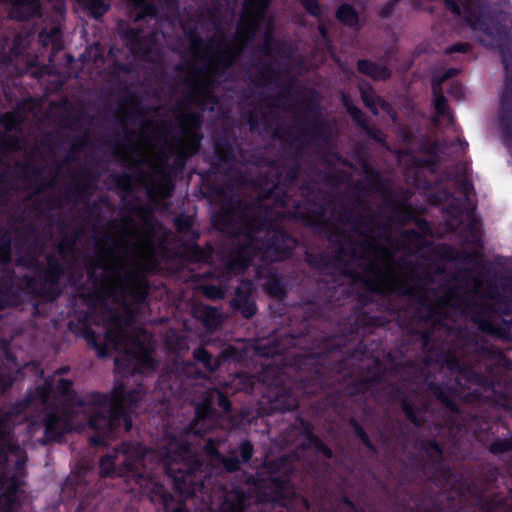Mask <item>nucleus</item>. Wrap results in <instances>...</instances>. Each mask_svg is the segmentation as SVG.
<instances>
[{
	"label": "nucleus",
	"mask_w": 512,
	"mask_h": 512,
	"mask_svg": "<svg viewBox=\"0 0 512 512\" xmlns=\"http://www.w3.org/2000/svg\"><path fill=\"white\" fill-rule=\"evenodd\" d=\"M314 222L324 223L328 239L334 246L332 266L355 285L363 284L373 291H397L403 294H422L441 314L457 318L467 314H482L493 293L483 291L484 282L471 276L465 290L447 289L429 295V275L423 276L413 259L420 243L415 230H407L394 245V236L388 226H379L374 213L360 206L354 212H333L326 218L321 208L315 212Z\"/></svg>",
	"instance_id": "obj_1"
},
{
	"label": "nucleus",
	"mask_w": 512,
	"mask_h": 512,
	"mask_svg": "<svg viewBox=\"0 0 512 512\" xmlns=\"http://www.w3.org/2000/svg\"><path fill=\"white\" fill-rule=\"evenodd\" d=\"M135 212L141 223L129 215L110 222L105 239L96 243L95 259L87 269L100 299L117 305L102 318L106 342L98 345L93 336L91 343L100 357L107 355L108 348L117 350L121 354L115 359L118 368L127 360L142 371L153 369L151 336L133 325L135 314L130 305L145 299L144 272L153 270L157 262L151 215L143 206Z\"/></svg>",
	"instance_id": "obj_2"
},
{
	"label": "nucleus",
	"mask_w": 512,
	"mask_h": 512,
	"mask_svg": "<svg viewBox=\"0 0 512 512\" xmlns=\"http://www.w3.org/2000/svg\"><path fill=\"white\" fill-rule=\"evenodd\" d=\"M297 169L290 168L285 172L277 171L275 179L265 183L264 190L269 195H262L252 205L243 207H223L216 218L218 229L237 238L235 248L226 262L228 273H241L255 259L263 262L281 260L294 249L296 242L284 233L277 222L289 214L288 199H276L278 185L294 182Z\"/></svg>",
	"instance_id": "obj_3"
},
{
	"label": "nucleus",
	"mask_w": 512,
	"mask_h": 512,
	"mask_svg": "<svg viewBox=\"0 0 512 512\" xmlns=\"http://www.w3.org/2000/svg\"><path fill=\"white\" fill-rule=\"evenodd\" d=\"M201 118L181 104L171 112L169 121H141L137 133H129L118 152L130 166L144 165L148 173L141 174L142 182L152 199L171 195L173 185L168 172V160L176 154V164L198 152L202 136L199 133Z\"/></svg>",
	"instance_id": "obj_4"
},
{
	"label": "nucleus",
	"mask_w": 512,
	"mask_h": 512,
	"mask_svg": "<svg viewBox=\"0 0 512 512\" xmlns=\"http://www.w3.org/2000/svg\"><path fill=\"white\" fill-rule=\"evenodd\" d=\"M71 382L60 379L57 390L61 406L56 405L48 411L43 419L44 437L47 441H55L64 433L76 428L73 416L83 414L90 427L104 436H109L114 429L125 425V430L132 427L130 414L136 412L142 401L144 390L141 385L126 392L125 385L116 383L110 396L89 394L78 398L71 389Z\"/></svg>",
	"instance_id": "obj_5"
},
{
	"label": "nucleus",
	"mask_w": 512,
	"mask_h": 512,
	"mask_svg": "<svg viewBox=\"0 0 512 512\" xmlns=\"http://www.w3.org/2000/svg\"><path fill=\"white\" fill-rule=\"evenodd\" d=\"M154 460L164 463L167 473L175 480V488L182 493H188L184 486L191 482V474L201 467V462L192 457L187 443L171 441L165 452L160 454L145 450L137 443H123L120 448L115 449L114 455L101 458L100 470L102 475L108 476L116 466H123L149 493L151 501L161 504L166 512H188L183 503L175 504L173 496L165 491L162 484L150 478L148 473L140 472L141 468L151 469Z\"/></svg>",
	"instance_id": "obj_6"
},
{
	"label": "nucleus",
	"mask_w": 512,
	"mask_h": 512,
	"mask_svg": "<svg viewBox=\"0 0 512 512\" xmlns=\"http://www.w3.org/2000/svg\"><path fill=\"white\" fill-rule=\"evenodd\" d=\"M270 0H244L243 12L232 39L216 37L203 43L193 33L187 36L188 48L182 53L184 67H228L250 41Z\"/></svg>",
	"instance_id": "obj_7"
},
{
	"label": "nucleus",
	"mask_w": 512,
	"mask_h": 512,
	"mask_svg": "<svg viewBox=\"0 0 512 512\" xmlns=\"http://www.w3.org/2000/svg\"><path fill=\"white\" fill-rule=\"evenodd\" d=\"M124 37L134 55L145 58L151 62L157 61L160 58L161 48L159 38H163L164 35H159V33L156 32L147 39L141 35L139 30L131 28L124 33Z\"/></svg>",
	"instance_id": "obj_8"
},
{
	"label": "nucleus",
	"mask_w": 512,
	"mask_h": 512,
	"mask_svg": "<svg viewBox=\"0 0 512 512\" xmlns=\"http://www.w3.org/2000/svg\"><path fill=\"white\" fill-rule=\"evenodd\" d=\"M280 103L281 99L273 101L272 104L271 101L267 99L260 104L259 109L255 108L251 111L249 114L250 129L252 131H260L262 128L268 132L276 119Z\"/></svg>",
	"instance_id": "obj_9"
},
{
	"label": "nucleus",
	"mask_w": 512,
	"mask_h": 512,
	"mask_svg": "<svg viewBox=\"0 0 512 512\" xmlns=\"http://www.w3.org/2000/svg\"><path fill=\"white\" fill-rule=\"evenodd\" d=\"M85 6L89 7L95 15L103 14L108 5L107 0H80ZM137 7L141 8V11L135 17V21H138L147 16H154L156 14L155 5L146 4L147 0H131ZM159 4L173 5L175 0H155Z\"/></svg>",
	"instance_id": "obj_10"
},
{
	"label": "nucleus",
	"mask_w": 512,
	"mask_h": 512,
	"mask_svg": "<svg viewBox=\"0 0 512 512\" xmlns=\"http://www.w3.org/2000/svg\"><path fill=\"white\" fill-rule=\"evenodd\" d=\"M195 419L190 425V431L195 435L205 434L216 425V415L210 403L198 404L195 408Z\"/></svg>",
	"instance_id": "obj_11"
},
{
	"label": "nucleus",
	"mask_w": 512,
	"mask_h": 512,
	"mask_svg": "<svg viewBox=\"0 0 512 512\" xmlns=\"http://www.w3.org/2000/svg\"><path fill=\"white\" fill-rule=\"evenodd\" d=\"M251 294L252 283L244 281L236 289L235 298L233 299L234 306L241 310V313L246 318H250L256 313V306Z\"/></svg>",
	"instance_id": "obj_12"
},
{
	"label": "nucleus",
	"mask_w": 512,
	"mask_h": 512,
	"mask_svg": "<svg viewBox=\"0 0 512 512\" xmlns=\"http://www.w3.org/2000/svg\"><path fill=\"white\" fill-rule=\"evenodd\" d=\"M233 352L234 349L228 347L223 350L219 357L213 358L206 349L199 347L193 351V358L202 363L209 372H214L220 367L222 360L228 359Z\"/></svg>",
	"instance_id": "obj_13"
},
{
	"label": "nucleus",
	"mask_w": 512,
	"mask_h": 512,
	"mask_svg": "<svg viewBox=\"0 0 512 512\" xmlns=\"http://www.w3.org/2000/svg\"><path fill=\"white\" fill-rule=\"evenodd\" d=\"M247 506V496L240 489L226 492L218 512H244Z\"/></svg>",
	"instance_id": "obj_14"
},
{
	"label": "nucleus",
	"mask_w": 512,
	"mask_h": 512,
	"mask_svg": "<svg viewBox=\"0 0 512 512\" xmlns=\"http://www.w3.org/2000/svg\"><path fill=\"white\" fill-rule=\"evenodd\" d=\"M40 0H17L10 9V17L15 20H25L39 14Z\"/></svg>",
	"instance_id": "obj_15"
},
{
	"label": "nucleus",
	"mask_w": 512,
	"mask_h": 512,
	"mask_svg": "<svg viewBox=\"0 0 512 512\" xmlns=\"http://www.w3.org/2000/svg\"><path fill=\"white\" fill-rule=\"evenodd\" d=\"M32 107L31 102H25L18 106L13 112L5 113L0 118V123L7 131L15 129L21 122L28 119L27 111Z\"/></svg>",
	"instance_id": "obj_16"
},
{
	"label": "nucleus",
	"mask_w": 512,
	"mask_h": 512,
	"mask_svg": "<svg viewBox=\"0 0 512 512\" xmlns=\"http://www.w3.org/2000/svg\"><path fill=\"white\" fill-rule=\"evenodd\" d=\"M361 97L366 107L369 108L374 114H378L379 109H381L394 119V114L392 113L390 104L377 96L374 91L361 88Z\"/></svg>",
	"instance_id": "obj_17"
},
{
	"label": "nucleus",
	"mask_w": 512,
	"mask_h": 512,
	"mask_svg": "<svg viewBox=\"0 0 512 512\" xmlns=\"http://www.w3.org/2000/svg\"><path fill=\"white\" fill-rule=\"evenodd\" d=\"M358 70L373 80H386L391 76V71L386 66L368 60H359Z\"/></svg>",
	"instance_id": "obj_18"
},
{
	"label": "nucleus",
	"mask_w": 512,
	"mask_h": 512,
	"mask_svg": "<svg viewBox=\"0 0 512 512\" xmlns=\"http://www.w3.org/2000/svg\"><path fill=\"white\" fill-rule=\"evenodd\" d=\"M430 389L434 396L444 403L451 411H456V406L452 401V397L456 393L455 389L449 388L448 390H444V388L437 385H431Z\"/></svg>",
	"instance_id": "obj_19"
},
{
	"label": "nucleus",
	"mask_w": 512,
	"mask_h": 512,
	"mask_svg": "<svg viewBox=\"0 0 512 512\" xmlns=\"http://www.w3.org/2000/svg\"><path fill=\"white\" fill-rule=\"evenodd\" d=\"M40 42L44 46L51 45L53 49H60L59 28L53 27L49 31H42L39 35Z\"/></svg>",
	"instance_id": "obj_20"
},
{
	"label": "nucleus",
	"mask_w": 512,
	"mask_h": 512,
	"mask_svg": "<svg viewBox=\"0 0 512 512\" xmlns=\"http://www.w3.org/2000/svg\"><path fill=\"white\" fill-rule=\"evenodd\" d=\"M337 17L344 24L349 26H356L358 23V16L354 8L350 5L344 4L337 11Z\"/></svg>",
	"instance_id": "obj_21"
},
{
	"label": "nucleus",
	"mask_w": 512,
	"mask_h": 512,
	"mask_svg": "<svg viewBox=\"0 0 512 512\" xmlns=\"http://www.w3.org/2000/svg\"><path fill=\"white\" fill-rule=\"evenodd\" d=\"M48 268L46 271L45 279L51 284H56L61 275L64 273V269L61 265L56 263L51 256H47Z\"/></svg>",
	"instance_id": "obj_22"
},
{
	"label": "nucleus",
	"mask_w": 512,
	"mask_h": 512,
	"mask_svg": "<svg viewBox=\"0 0 512 512\" xmlns=\"http://www.w3.org/2000/svg\"><path fill=\"white\" fill-rule=\"evenodd\" d=\"M222 320L221 313L216 308H207L204 316V324L209 330L216 329Z\"/></svg>",
	"instance_id": "obj_23"
},
{
	"label": "nucleus",
	"mask_w": 512,
	"mask_h": 512,
	"mask_svg": "<svg viewBox=\"0 0 512 512\" xmlns=\"http://www.w3.org/2000/svg\"><path fill=\"white\" fill-rule=\"evenodd\" d=\"M342 102H343L344 106L346 107L347 112L352 117V119L355 122H357L359 125L364 126V123H365L364 114L351 103V101L349 100V98L346 95L342 96Z\"/></svg>",
	"instance_id": "obj_24"
},
{
	"label": "nucleus",
	"mask_w": 512,
	"mask_h": 512,
	"mask_svg": "<svg viewBox=\"0 0 512 512\" xmlns=\"http://www.w3.org/2000/svg\"><path fill=\"white\" fill-rule=\"evenodd\" d=\"M434 107L438 115L445 116L448 115L451 118V115L447 113V101L441 92L438 91L437 87H434Z\"/></svg>",
	"instance_id": "obj_25"
},
{
	"label": "nucleus",
	"mask_w": 512,
	"mask_h": 512,
	"mask_svg": "<svg viewBox=\"0 0 512 512\" xmlns=\"http://www.w3.org/2000/svg\"><path fill=\"white\" fill-rule=\"evenodd\" d=\"M512 450V436L505 439H497L490 446V451L494 454H500Z\"/></svg>",
	"instance_id": "obj_26"
},
{
	"label": "nucleus",
	"mask_w": 512,
	"mask_h": 512,
	"mask_svg": "<svg viewBox=\"0 0 512 512\" xmlns=\"http://www.w3.org/2000/svg\"><path fill=\"white\" fill-rule=\"evenodd\" d=\"M11 244L6 235L0 238V262L5 265L10 261Z\"/></svg>",
	"instance_id": "obj_27"
},
{
	"label": "nucleus",
	"mask_w": 512,
	"mask_h": 512,
	"mask_svg": "<svg viewBox=\"0 0 512 512\" xmlns=\"http://www.w3.org/2000/svg\"><path fill=\"white\" fill-rule=\"evenodd\" d=\"M292 148L298 149L300 146L308 142L306 133L301 129L296 134H289L285 139Z\"/></svg>",
	"instance_id": "obj_28"
},
{
	"label": "nucleus",
	"mask_w": 512,
	"mask_h": 512,
	"mask_svg": "<svg viewBox=\"0 0 512 512\" xmlns=\"http://www.w3.org/2000/svg\"><path fill=\"white\" fill-rule=\"evenodd\" d=\"M218 460L223 464L228 472H235L240 469V461L237 457H223L218 455Z\"/></svg>",
	"instance_id": "obj_29"
},
{
	"label": "nucleus",
	"mask_w": 512,
	"mask_h": 512,
	"mask_svg": "<svg viewBox=\"0 0 512 512\" xmlns=\"http://www.w3.org/2000/svg\"><path fill=\"white\" fill-rule=\"evenodd\" d=\"M266 291L269 295L279 297L283 293L282 283L278 279H269L266 283Z\"/></svg>",
	"instance_id": "obj_30"
},
{
	"label": "nucleus",
	"mask_w": 512,
	"mask_h": 512,
	"mask_svg": "<svg viewBox=\"0 0 512 512\" xmlns=\"http://www.w3.org/2000/svg\"><path fill=\"white\" fill-rule=\"evenodd\" d=\"M203 294L209 299H222L224 298V291L215 285H207L202 288Z\"/></svg>",
	"instance_id": "obj_31"
},
{
	"label": "nucleus",
	"mask_w": 512,
	"mask_h": 512,
	"mask_svg": "<svg viewBox=\"0 0 512 512\" xmlns=\"http://www.w3.org/2000/svg\"><path fill=\"white\" fill-rule=\"evenodd\" d=\"M74 242L68 237H64L58 244V251L63 258H67L73 253Z\"/></svg>",
	"instance_id": "obj_32"
},
{
	"label": "nucleus",
	"mask_w": 512,
	"mask_h": 512,
	"mask_svg": "<svg viewBox=\"0 0 512 512\" xmlns=\"http://www.w3.org/2000/svg\"><path fill=\"white\" fill-rule=\"evenodd\" d=\"M241 458L243 463H247L253 455L254 449L249 441H244L239 446Z\"/></svg>",
	"instance_id": "obj_33"
},
{
	"label": "nucleus",
	"mask_w": 512,
	"mask_h": 512,
	"mask_svg": "<svg viewBox=\"0 0 512 512\" xmlns=\"http://www.w3.org/2000/svg\"><path fill=\"white\" fill-rule=\"evenodd\" d=\"M12 282L10 279H6L0 282V309H2L6 303L7 295L11 290Z\"/></svg>",
	"instance_id": "obj_34"
},
{
	"label": "nucleus",
	"mask_w": 512,
	"mask_h": 512,
	"mask_svg": "<svg viewBox=\"0 0 512 512\" xmlns=\"http://www.w3.org/2000/svg\"><path fill=\"white\" fill-rule=\"evenodd\" d=\"M305 9L313 16H318L320 13V8L318 6L317 0H299Z\"/></svg>",
	"instance_id": "obj_35"
},
{
	"label": "nucleus",
	"mask_w": 512,
	"mask_h": 512,
	"mask_svg": "<svg viewBox=\"0 0 512 512\" xmlns=\"http://www.w3.org/2000/svg\"><path fill=\"white\" fill-rule=\"evenodd\" d=\"M50 390L51 385L48 383H45L44 386L37 388L36 397L40 400L41 403H46L48 401Z\"/></svg>",
	"instance_id": "obj_36"
},
{
	"label": "nucleus",
	"mask_w": 512,
	"mask_h": 512,
	"mask_svg": "<svg viewBox=\"0 0 512 512\" xmlns=\"http://www.w3.org/2000/svg\"><path fill=\"white\" fill-rule=\"evenodd\" d=\"M402 409L405 412L407 418L411 420V422H413L417 426L420 425V421L415 416L412 406L407 401H403Z\"/></svg>",
	"instance_id": "obj_37"
},
{
	"label": "nucleus",
	"mask_w": 512,
	"mask_h": 512,
	"mask_svg": "<svg viewBox=\"0 0 512 512\" xmlns=\"http://www.w3.org/2000/svg\"><path fill=\"white\" fill-rule=\"evenodd\" d=\"M216 395H217V398H218V405L219 407H221L224 411H229L230 409V402L229 400L224 396L223 393L217 391L216 392Z\"/></svg>",
	"instance_id": "obj_38"
},
{
	"label": "nucleus",
	"mask_w": 512,
	"mask_h": 512,
	"mask_svg": "<svg viewBox=\"0 0 512 512\" xmlns=\"http://www.w3.org/2000/svg\"><path fill=\"white\" fill-rule=\"evenodd\" d=\"M205 450L207 451L208 454H210L211 456L215 457L218 460V455H220V454L216 450L213 440L209 439L207 441V443L205 445Z\"/></svg>",
	"instance_id": "obj_39"
},
{
	"label": "nucleus",
	"mask_w": 512,
	"mask_h": 512,
	"mask_svg": "<svg viewBox=\"0 0 512 512\" xmlns=\"http://www.w3.org/2000/svg\"><path fill=\"white\" fill-rule=\"evenodd\" d=\"M468 49V45L464 43H457L453 46L449 47L447 52L449 53H455V52H465Z\"/></svg>",
	"instance_id": "obj_40"
},
{
	"label": "nucleus",
	"mask_w": 512,
	"mask_h": 512,
	"mask_svg": "<svg viewBox=\"0 0 512 512\" xmlns=\"http://www.w3.org/2000/svg\"><path fill=\"white\" fill-rule=\"evenodd\" d=\"M428 453L430 454L431 457L437 458L441 455L442 452H441L440 447L436 443L433 442V443H430V445H429Z\"/></svg>",
	"instance_id": "obj_41"
},
{
	"label": "nucleus",
	"mask_w": 512,
	"mask_h": 512,
	"mask_svg": "<svg viewBox=\"0 0 512 512\" xmlns=\"http://www.w3.org/2000/svg\"><path fill=\"white\" fill-rule=\"evenodd\" d=\"M193 253H194L193 258L195 261H205L206 260V253L201 251L199 247H195L193 249Z\"/></svg>",
	"instance_id": "obj_42"
},
{
	"label": "nucleus",
	"mask_w": 512,
	"mask_h": 512,
	"mask_svg": "<svg viewBox=\"0 0 512 512\" xmlns=\"http://www.w3.org/2000/svg\"><path fill=\"white\" fill-rule=\"evenodd\" d=\"M445 4H446L447 8H449L454 14H456V15L460 14V8L455 1L446 0Z\"/></svg>",
	"instance_id": "obj_43"
},
{
	"label": "nucleus",
	"mask_w": 512,
	"mask_h": 512,
	"mask_svg": "<svg viewBox=\"0 0 512 512\" xmlns=\"http://www.w3.org/2000/svg\"><path fill=\"white\" fill-rule=\"evenodd\" d=\"M316 447L318 451L323 453L326 457L331 456V450L318 440L316 441Z\"/></svg>",
	"instance_id": "obj_44"
},
{
	"label": "nucleus",
	"mask_w": 512,
	"mask_h": 512,
	"mask_svg": "<svg viewBox=\"0 0 512 512\" xmlns=\"http://www.w3.org/2000/svg\"><path fill=\"white\" fill-rule=\"evenodd\" d=\"M269 37H270V24L267 25V31H266V35H265V43L263 45V51L265 53H270Z\"/></svg>",
	"instance_id": "obj_45"
},
{
	"label": "nucleus",
	"mask_w": 512,
	"mask_h": 512,
	"mask_svg": "<svg viewBox=\"0 0 512 512\" xmlns=\"http://www.w3.org/2000/svg\"><path fill=\"white\" fill-rule=\"evenodd\" d=\"M355 431H356V434L362 439V441L367 446H370L369 439H368L367 435L365 434V432L359 427H356Z\"/></svg>",
	"instance_id": "obj_46"
},
{
	"label": "nucleus",
	"mask_w": 512,
	"mask_h": 512,
	"mask_svg": "<svg viewBox=\"0 0 512 512\" xmlns=\"http://www.w3.org/2000/svg\"><path fill=\"white\" fill-rule=\"evenodd\" d=\"M176 224H177V228L179 230H185V229L190 228V224L188 221H183V220L177 219Z\"/></svg>",
	"instance_id": "obj_47"
},
{
	"label": "nucleus",
	"mask_w": 512,
	"mask_h": 512,
	"mask_svg": "<svg viewBox=\"0 0 512 512\" xmlns=\"http://www.w3.org/2000/svg\"><path fill=\"white\" fill-rule=\"evenodd\" d=\"M294 407H296V401L294 398H290L289 399V403L287 405V409H293Z\"/></svg>",
	"instance_id": "obj_48"
},
{
	"label": "nucleus",
	"mask_w": 512,
	"mask_h": 512,
	"mask_svg": "<svg viewBox=\"0 0 512 512\" xmlns=\"http://www.w3.org/2000/svg\"><path fill=\"white\" fill-rule=\"evenodd\" d=\"M453 73H454V72H453L452 70L447 71V72H446V73L441 77L440 82H441V81H443V80H445V79H447L448 77L452 76V75H453Z\"/></svg>",
	"instance_id": "obj_49"
},
{
	"label": "nucleus",
	"mask_w": 512,
	"mask_h": 512,
	"mask_svg": "<svg viewBox=\"0 0 512 512\" xmlns=\"http://www.w3.org/2000/svg\"><path fill=\"white\" fill-rule=\"evenodd\" d=\"M18 262H19L20 264H22V265H30V264H32V261H26V260H24V259H22V258H21V259H19V260H18Z\"/></svg>",
	"instance_id": "obj_50"
},
{
	"label": "nucleus",
	"mask_w": 512,
	"mask_h": 512,
	"mask_svg": "<svg viewBox=\"0 0 512 512\" xmlns=\"http://www.w3.org/2000/svg\"><path fill=\"white\" fill-rule=\"evenodd\" d=\"M129 120H130V117L127 114H125L123 116V123H124L125 126L128 125Z\"/></svg>",
	"instance_id": "obj_51"
},
{
	"label": "nucleus",
	"mask_w": 512,
	"mask_h": 512,
	"mask_svg": "<svg viewBox=\"0 0 512 512\" xmlns=\"http://www.w3.org/2000/svg\"><path fill=\"white\" fill-rule=\"evenodd\" d=\"M274 136L275 137H281L280 131L278 129H274Z\"/></svg>",
	"instance_id": "obj_52"
},
{
	"label": "nucleus",
	"mask_w": 512,
	"mask_h": 512,
	"mask_svg": "<svg viewBox=\"0 0 512 512\" xmlns=\"http://www.w3.org/2000/svg\"><path fill=\"white\" fill-rule=\"evenodd\" d=\"M301 502H302L303 506L307 509L308 508L307 500L306 499H302Z\"/></svg>",
	"instance_id": "obj_53"
},
{
	"label": "nucleus",
	"mask_w": 512,
	"mask_h": 512,
	"mask_svg": "<svg viewBox=\"0 0 512 512\" xmlns=\"http://www.w3.org/2000/svg\"><path fill=\"white\" fill-rule=\"evenodd\" d=\"M6 201V198L0 195V205H2Z\"/></svg>",
	"instance_id": "obj_54"
},
{
	"label": "nucleus",
	"mask_w": 512,
	"mask_h": 512,
	"mask_svg": "<svg viewBox=\"0 0 512 512\" xmlns=\"http://www.w3.org/2000/svg\"><path fill=\"white\" fill-rule=\"evenodd\" d=\"M320 32L323 36H325V29L323 27H320Z\"/></svg>",
	"instance_id": "obj_55"
},
{
	"label": "nucleus",
	"mask_w": 512,
	"mask_h": 512,
	"mask_svg": "<svg viewBox=\"0 0 512 512\" xmlns=\"http://www.w3.org/2000/svg\"><path fill=\"white\" fill-rule=\"evenodd\" d=\"M92 441H93V443H95V444L100 442V440H98L97 438H92Z\"/></svg>",
	"instance_id": "obj_56"
}]
</instances>
